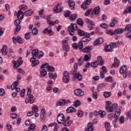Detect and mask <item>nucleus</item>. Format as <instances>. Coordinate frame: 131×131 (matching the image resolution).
Here are the masks:
<instances>
[{
    "mask_svg": "<svg viewBox=\"0 0 131 131\" xmlns=\"http://www.w3.org/2000/svg\"><path fill=\"white\" fill-rule=\"evenodd\" d=\"M124 116H121L119 118V122H120V124H123V123H124Z\"/></svg>",
    "mask_w": 131,
    "mask_h": 131,
    "instance_id": "nucleus-46",
    "label": "nucleus"
},
{
    "mask_svg": "<svg viewBox=\"0 0 131 131\" xmlns=\"http://www.w3.org/2000/svg\"><path fill=\"white\" fill-rule=\"evenodd\" d=\"M115 31L117 34H121V33H123L124 31V29H117L115 30Z\"/></svg>",
    "mask_w": 131,
    "mask_h": 131,
    "instance_id": "nucleus-42",
    "label": "nucleus"
},
{
    "mask_svg": "<svg viewBox=\"0 0 131 131\" xmlns=\"http://www.w3.org/2000/svg\"><path fill=\"white\" fill-rule=\"evenodd\" d=\"M125 13H131V6L128 7L127 8H126L124 10Z\"/></svg>",
    "mask_w": 131,
    "mask_h": 131,
    "instance_id": "nucleus-63",
    "label": "nucleus"
},
{
    "mask_svg": "<svg viewBox=\"0 0 131 131\" xmlns=\"http://www.w3.org/2000/svg\"><path fill=\"white\" fill-rule=\"evenodd\" d=\"M33 13H34V11H33V10H32V9H30L25 11L24 14L25 16H26V17H29L31 16V15H32Z\"/></svg>",
    "mask_w": 131,
    "mask_h": 131,
    "instance_id": "nucleus-23",
    "label": "nucleus"
},
{
    "mask_svg": "<svg viewBox=\"0 0 131 131\" xmlns=\"http://www.w3.org/2000/svg\"><path fill=\"white\" fill-rule=\"evenodd\" d=\"M108 117L110 120H113V122H115L114 121L115 120V114H110L108 116Z\"/></svg>",
    "mask_w": 131,
    "mask_h": 131,
    "instance_id": "nucleus-30",
    "label": "nucleus"
},
{
    "mask_svg": "<svg viewBox=\"0 0 131 131\" xmlns=\"http://www.w3.org/2000/svg\"><path fill=\"white\" fill-rule=\"evenodd\" d=\"M101 12L100 6H97L94 8L92 13L90 15V18H95V15H99Z\"/></svg>",
    "mask_w": 131,
    "mask_h": 131,
    "instance_id": "nucleus-4",
    "label": "nucleus"
},
{
    "mask_svg": "<svg viewBox=\"0 0 131 131\" xmlns=\"http://www.w3.org/2000/svg\"><path fill=\"white\" fill-rule=\"evenodd\" d=\"M61 43L62 44V49L66 51L69 52L70 51V47L69 45H68V42H67V40H63L61 41Z\"/></svg>",
    "mask_w": 131,
    "mask_h": 131,
    "instance_id": "nucleus-5",
    "label": "nucleus"
},
{
    "mask_svg": "<svg viewBox=\"0 0 131 131\" xmlns=\"http://www.w3.org/2000/svg\"><path fill=\"white\" fill-rule=\"evenodd\" d=\"M77 17V14H74L70 16L69 19L70 20H71V21H74Z\"/></svg>",
    "mask_w": 131,
    "mask_h": 131,
    "instance_id": "nucleus-37",
    "label": "nucleus"
},
{
    "mask_svg": "<svg viewBox=\"0 0 131 131\" xmlns=\"http://www.w3.org/2000/svg\"><path fill=\"white\" fill-rule=\"evenodd\" d=\"M19 83V81L16 80L14 81L12 85H11V89L13 91V90L15 89L17 87V85Z\"/></svg>",
    "mask_w": 131,
    "mask_h": 131,
    "instance_id": "nucleus-28",
    "label": "nucleus"
},
{
    "mask_svg": "<svg viewBox=\"0 0 131 131\" xmlns=\"http://www.w3.org/2000/svg\"><path fill=\"white\" fill-rule=\"evenodd\" d=\"M126 70H127V67L123 66L120 68L119 71L121 74H123L124 72H126Z\"/></svg>",
    "mask_w": 131,
    "mask_h": 131,
    "instance_id": "nucleus-26",
    "label": "nucleus"
},
{
    "mask_svg": "<svg viewBox=\"0 0 131 131\" xmlns=\"http://www.w3.org/2000/svg\"><path fill=\"white\" fill-rule=\"evenodd\" d=\"M72 47L74 50L79 49V50L80 51V50H82L83 48V44L81 42H79L78 45H77V43H73L72 45Z\"/></svg>",
    "mask_w": 131,
    "mask_h": 131,
    "instance_id": "nucleus-8",
    "label": "nucleus"
},
{
    "mask_svg": "<svg viewBox=\"0 0 131 131\" xmlns=\"http://www.w3.org/2000/svg\"><path fill=\"white\" fill-rule=\"evenodd\" d=\"M83 61H84V60L83 59V57H81L79 58H78V65H79V66H81V65L83 64Z\"/></svg>",
    "mask_w": 131,
    "mask_h": 131,
    "instance_id": "nucleus-34",
    "label": "nucleus"
},
{
    "mask_svg": "<svg viewBox=\"0 0 131 131\" xmlns=\"http://www.w3.org/2000/svg\"><path fill=\"white\" fill-rule=\"evenodd\" d=\"M85 23L86 24H91V25H95V22L94 21H91L89 18H85L84 19Z\"/></svg>",
    "mask_w": 131,
    "mask_h": 131,
    "instance_id": "nucleus-35",
    "label": "nucleus"
},
{
    "mask_svg": "<svg viewBox=\"0 0 131 131\" xmlns=\"http://www.w3.org/2000/svg\"><path fill=\"white\" fill-rule=\"evenodd\" d=\"M15 26L16 27H15V29L14 30V34H17V33H18V32H19V31H20L21 29V26L17 25Z\"/></svg>",
    "mask_w": 131,
    "mask_h": 131,
    "instance_id": "nucleus-39",
    "label": "nucleus"
},
{
    "mask_svg": "<svg viewBox=\"0 0 131 131\" xmlns=\"http://www.w3.org/2000/svg\"><path fill=\"white\" fill-rule=\"evenodd\" d=\"M48 71H51V72H54V71H55V68H54L52 66H49L48 67Z\"/></svg>",
    "mask_w": 131,
    "mask_h": 131,
    "instance_id": "nucleus-64",
    "label": "nucleus"
},
{
    "mask_svg": "<svg viewBox=\"0 0 131 131\" xmlns=\"http://www.w3.org/2000/svg\"><path fill=\"white\" fill-rule=\"evenodd\" d=\"M106 32L108 35H113L114 34H115V32L111 29L106 30Z\"/></svg>",
    "mask_w": 131,
    "mask_h": 131,
    "instance_id": "nucleus-41",
    "label": "nucleus"
},
{
    "mask_svg": "<svg viewBox=\"0 0 131 131\" xmlns=\"http://www.w3.org/2000/svg\"><path fill=\"white\" fill-rule=\"evenodd\" d=\"M125 30L126 31H131V25H127L125 28Z\"/></svg>",
    "mask_w": 131,
    "mask_h": 131,
    "instance_id": "nucleus-60",
    "label": "nucleus"
},
{
    "mask_svg": "<svg viewBox=\"0 0 131 131\" xmlns=\"http://www.w3.org/2000/svg\"><path fill=\"white\" fill-rule=\"evenodd\" d=\"M98 113H99V114H100V117L101 118H104V117H105V116H106V112H105V111L100 110L98 112Z\"/></svg>",
    "mask_w": 131,
    "mask_h": 131,
    "instance_id": "nucleus-32",
    "label": "nucleus"
},
{
    "mask_svg": "<svg viewBox=\"0 0 131 131\" xmlns=\"http://www.w3.org/2000/svg\"><path fill=\"white\" fill-rule=\"evenodd\" d=\"M92 50H93V47L89 46L84 47L83 49L82 48L80 51L83 53H89V54H91V51H92Z\"/></svg>",
    "mask_w": 131,
    "mask_h": 131,
    "instance_id": "nucleus-11",
    "label": "nucleus"
},
{
    "mask_svg": "<svg viewBox=\"0 0 131 131\" xmlns=\"http://www.w3.org/2000/svg\"><path fill=\"white\" fill-rule=\"evenodd\" d=\"M74 94L77 97H82L84 95V93L81 89H77L74 91Z\"/></svg>",
    "mask_w": 131,
    "mask_h": 131,
    "instance_id": "nucleus-14",
    "label": "nucleus"
},
{
    "mask_svg": "<svg viewBox=\"0 0 131 131\" xmlns=\"http://www.w3.org/2000/svg\"><path fill=\"white\" fill-rule=\"evenodd\" d=\"M110 96H111V92H103V96L104 97V98H109Z\"/></svg>",
    "mask_w": 131,
    "mask_h": 131,
    "instance_id": "nucleus-47",
    "label": "nucleus"
},
{
    "mask_svg": "<svg viewBox=\"0 0 131 131\" xmlns=\"http://www.w3.org/2000/svg\"><path fill=\"white\" fill-rule=\"evenodd\" d=\"M105 110L108 113L113 112L114 111V107H113V105L112 106H107L105 107Z\"/></svg>",
    "mask_w": 131,
    "mask_h": 131,
    "instance_id": "nucleus-31",
    "label": "nucleus"
},
{
    "mask_svg": "<svg viewBox=\"0 0 131 131\" xmlns=\"http://www.w3.org/2000/svg\"><path fill=\"white\" fill-rule=\"evenodd\" d=\"M74 70L71 71V74L73 76L74 78H77L79 81H80L82 79V75L79 72H77V68H78L77 63L74 64Z\"/></svg>",
    "mask_w": 131,
    "mask_h": 131,
    "instance_id": "nucleus-1",
    "label": "nucleus"
},
{
    "mask_svg": "<svg viewBox=\"0 0 131 131\" xmlns=\"http://www.w3.org/2000/svg\"><path fill=\"white\" fill-rule=\"evenodd\" d=\"M92 58V54H91V53H89V55L88 54H85L84 56V61H85V62H89V61H90V60H91V58Z\"/></svg>",
    "mask_w": 131,
    "mask_h": 131,
    "instance_id": "nucleus-24",
    "label": "nucleus"
},
{
    "mask_svg": "<svg viewBox=\"0 0 131 131\" xmlns=\"http://www.w3.org/2000/svg\"><path fill=\"white\" fill-rule=\"evenodd\" d=\"M100 27L104 29H107V28H109V25H107L106 23H102L100 24Z\"/></svg>",
    "mask_w": 131,
    "mask_h": 131,
    "instance_id": "nucleus-45",
    "label": "nucleus"
},
{
    "mask_svg": "<svg viewBox=\"0 0 131 131\" xmlns=\"http://www.w3.org/2000/svg\"><path fill=\"white\" fill-rule=\"evenodd\" d=\"M69 6L71 9V10H74V8L75 7V3L73 0H69L68 1Z\"/></svg>",
    "mask_w": 131,
    "mask_h": 131,
    "instance_id": "nucleus-17",
    "label": "nucleus"
},
{
    "mask_svg": "<svg viewBox=\"0 0 131 131\" xmlns=\"http://www.w3.org/2000/svg\"><path fill=\"white\" fill-rule=\"evenodd\" d=\"M115 47V42H111L110 45H108L105 47V52H113V49Z\"/></svg>",
    "mask_w": 131,
    "mask_h": 131,
    "instance_id": "nucleus-7",
    "label": "nucleus"
},
{
    "mask_svg": "<svg viewBox=\"0 0 131 131\" xmlns=\"http://www.w3.org/2000/svg\"><path fill=\"white\" fill-rule=\"evenodd\" d=\"M33 98H34V96H33L32 95L28 96L25 99V102L26 104H28L29 103L30 104H33L35 100Z\"/></svg>",
    "mask_w": 131,
    "mask_h": 131,
    "instance_id": "nucleus-10",
    "label": "nucleus"
},
{
    "mask_svg": "<svg viewBox=\"0 0 131 131\" xmlns=\"http://www.w3.org/2000/svg\"><path fill=\"white\" fill-rule=\"evenodd\" d=\"M98 62H99V61L96 60V61H95L94 62H92L91 63L92 67H93L94 68H96V67H98Z\"/></svg>",
    "mask_w": 131,
    "mask_h": 131,
    "instance_id": "nucleus-52",
    "label": "nucleus"
},
{
    "mask_svg": "<svg viewBox=\"0 0 131 131\" xmlns=\"http://www.w3.org/2000/svg\"><path fill=\"white\" fill-rule=\"evenodd\" d=\"M121 113L120 108H118L117 109L116 111H115V115H116V117H117V118H116V119H117L118 118V117H119V116H120V114Z\"/></svg>",
    "mask_w": 131,
    "mask_h": 131,
    "instance_id": "nucleus-33",
    "label": "nucleus"
},
{
    "mask_svg": "<svg viewBox=\"0 0 131 131\" xmlns=\"http://www.w3.org/2000/svg\"><path fill=\"white\" fill-rule=\"evenodd\" d=\"M77 24H78V25H79L80 26H81V27H82V26H83V21L81 18H78L77 20Z\"/></svg>",
    "mask_w": 131,
    "mask_h": 131,
    "instance_id": "nucleus-40",
    "label": "nucleus"
},
{
    "mask_svg": "<svg viewBox=\"0 0 131 131\" xmlns=\"http://www.w3.org/2000/svg\"><path fill=\"white\" fill-rule=\"evenodd\" d=\"M17 17L19 20H22L24 17V13L21 10H18L17 14Z\"/></svg>",
    "mask_w": 131,
    "mask_h": 131,
    "instance_id": "nucleus-16",
    "label": "nucleus"
},
{
    "mask_svg": "<svg viewBox=\"0 0 131 131\" xmlns=\"http://www.w3.org/2000/svg\"><path fill=\"white\" fill-rule=\"evenodd\" d=\"M2 53L4 56H6L8 54V52H7V46L6 45H4L2 48Z\"/></svg>",
    "mask_w": 131,
    "mask_h": 131,
    "instance_id": "nucleus-25",
    "label": "nucleus"
},
{
    "mask_svg": "<svg viewBox=\"0 0 131 131\" xmlns=\"http://www.w3.org/2000/svg\"><path fill=\"white\" fill-rule=\"evenodd\" d=\"M43 33L45 34H47V33H49V35H53V31H52V29L46 28L43 30Z\"/></svg>",
    "mask_w": 131,
    "mask_h": 131,
    "instance_id": "nucleus-19",
    "label": "nucleus"
},
{
    "mask_svg": "<svg viewBox=\"0 0 131 131\" xmlns=\"http://www.w3.org/2000/svg\"><path fill=\"white\" fill-rule=\"evenodd\" d=\"M120 65V61L117 58H115V67H118Z\"/></svg>",
    "mask_w": 131,
    "mask_h": 131,
    "instance_id": "nucleus-58",
    "label": "nucleus"
},
{
    "mask_svg": "<svg viewBox=\"0 0 131 131\" xmlns=\"http://www.w3.org/2000/svg\"><path fill=\"white\" fill-rule=\"evenodd\" d=\"M105 85V83H100L97 85V90H102V89H103Z\"/></svg>",
    "mask_w": 131,
    "mask_h": 131,
    "instance_id": "nucleus-48",
    "label": "nucleus"
},
{
    "mask_svg": "<svg viewBox=\"0 0 131 131\" xmlns=\"http://www.w3.org/2000/svg\"><path fill=\"white\" fill-rule=\"evenodd\" d=\"M78 34L80 36H83L84 34H85V32H84V31L80 29H78L77 30Z\"/></svg>",
    "mask_w": 131,
    "mask_h": 131,
    "instance_id": "nucleus-36",
    "label": "nucleus"
},
{
    "mask_svg": "<svg viewBox=\"0 0 131 131\" xmlns=\"http://www.w3.org/2000/svg\"><path fill=\"white\" fill-rule=\"evenodd\" d=\"M77 29V25L76 24L72 23L68 27V31L69 33V35L73 36L74 35L75 30Z\"/></svg>",
    "mask_w": 131,
    "mask_h": 131,
    "instance_id": "nucleus-2",
    "label": "nucleus"
},
{
    "mask_svg": "<svg viewBox=\"0 0 131 131\" xmlns=\"http://www.w3.org/2000/svg\"><path fill=\"white\" fill-rule=\"evenodd\" d=\"M78 117H82L83 116V112L82 111L78 110L77 113Z\"/></svg>",
    "mask_w": 131,
    "mask_h": 131,
    "instance_id": "nucleus-54",
    "label": "nucleus"
},
{
    "mask_svg": "<svg viewBox=\"0 0 131 131\" xmlns=\"http://www.w3.org/2000/svg\"><path fill=\"white\" fill-rule=\"evenodd\" d=\"M105 81L107 82H113V79H112V77L109 76L105 78Z\"/></svg>",
    "mask_w": 131,
    "mask_h": 131,
    "instance_id": "nucleus-49",
    "label": "nucleus"
},
{
    "mask_svg": "<svg viewBox=\"0 0 131 131\" xmlns=\"http://www.w3.org/2000/svg\"><path fill=\"white\" fill-rule=\"evenodd\" d=\"M93 11V9H89L88 10H86V11L85 12V16L86 17H88V16H89L90 14L92 13V11Z\"/></svg>",
    "mask_w": 131,
    "mask_h": 131,
    "instance_id": "nucleus-50",
    "label": "nucleus"
},
{
    "mask_svg": "<svg viewBox=\"0 0 131 131\" xmlns=\"http://www.w3.org/2000/svg\"><path fill=\"white\" fill-rule=\"evenodd\" d=\"M64 120L65 117L64 116V115L62 114H59L57 115V120L58 123H59V124H62V122H61V121L63 122Z\"/></svg>",
    "mask_w": 131,
    "mask_h": 131,
    "instance_id": "nucleus-12",
    "label": "nucleus"
},
{
    "mask_svg": "<svg viewBox=\"0 0 131 131\" xmlns=\"http://www.w3.org/2000/svg\"><path fill=\"white\" fill-rule=\"evenodd\" d=\"M73 105L75 107H78V106H80V101L79 100H76V101L74 102Z\"/></svg>",
    "mask_w": 131,
    "mask_h": 131,
    "instance_id": "nucleus-51",
    "label": "nucleus"
},
{
    "mask_svg": "<svg viewBox=\"0 0 131 131\" xmlns=\"http://www.w3.org/2000/svg\"><path fill=\"white\" fill-rule=\"evenodd\" d=\"M67 113H72L73 112H76V109L74 108V107L72 106L69 107L66 110Z\"/></svg>",
    "mask_w": 131,
    "mask_h": 131,
    "instance_id": "nucleus-22",
    "label": "nucleus"
},
{
    "mask_svg": "<svg viewBox=\"0 0 131 131\" xmlns=\"http://www.w3.org/2000/svg\"><path fill=\"white\" fill-rule=\"evenodd\" d=\"M62 81L64 83H68L70 81V74L67 71H64L63 73Z\"/></svg>",
    "mask_w": 131,
    "mask_h": 131,
    "instance_id": "nucleus-3",
    "label": "nucleus"
},
{
    "mask_svg": "<svg viewBox=\"0 0 131 131\" xmlns=\"http://www.w3.org/2000/svg\"><path fill=\"white\" fill-rule=\"evenodd\" d=\"M72 122H73L72 120L67 121L66 119H65L61 123L63 124L64 126H69V125H71Z\"/></svg>",
    "mask_w": 131,
    "mask_h": 131,
    "instance_id": "nucleus-20",
    "label": "nucleus"
},
{
    "mask_svg": "<svg viewBox=\"0 0 131 131\" xmlns=\"http://www.w3.org/2000/svg\"><path fill=\"white\" fill-rule=\"evenodd\" d=\"M12 40L14 43H16V42L18 43H22V38H21V37L18 36L16 38L15 37H13Z\"/></svg>",
    "mask_w": 131,
    "mask_h": 131,
    "instance_id": "nucleus-15",
    "label": "nucleus"
},
{
    "mask_svg": "<svg viewBox=\"0 0 131 131\" xmlns=\"http://www.w3.org/2000/svg\"><path fill=\"white\" fill-rule=\"evenodd\" d=\"M56 106H65L64 99H61L59 101H57L56 102Z\"/></svg>",
    "mask_w": 131,
    "mask_h": 131,
    "instance_id": "nucleus-29",
    "label": "nucleus"
},
{
    "mask_svg": "<svg viewBox=\"0 0 131 131\" xmlns=\"http://www.w3.org/2000/svg\"><path fill=\"white\" fill-rule=\"evenodd\" d=\"M91 37H83L81 39V40L79 42H81L82 43V42H88V41H90L91 40Z\"/></svg>",
    "mask_w": 131,
    "mask_h": 131,
    "instance_id": "nucleus-27",
    "label": "nucleus"
},
{
    "mask_svg": "<svg viewBox=\"0 0 131 131\" xmlns=\"http://www.w3.org/2000/svg\"><path fill=\"white\" fill-rule=\"evenodd\" d=\"M38 54V49H34V50L32 51V58H34V59H37V55Z\"/></svg>",
    "mask_w": 131,
    "mask_h": 131,
    "instance_id": "nucleus-18",
    "label": "nucleus"
},
{
    "mask_svg": "<svg viewBox=\"0 0 131 131\" xmlns=\"http://www.w3.org/2000/svg\"><path fill=\"white\" fill-rule=\"evenodd\" d=\"M32 111L33 113H36V112H37V111H38V106L36 105H34V106H33L32 107Z\"/></svg>",
    "mask_w": 131,
    "mask_h": 131,
    "instance_id": "nucleus-44",
    "label": "nucleus"
},
{
    "mask_svg": "<svg viewBox=\"0 0 131 131\" xmlns=\"http://www.w3.org/2000/svg\"><path fill=\"white\" fill-rule=\"evenodd\" d=\"M34 129H35V124H32L28 127V131L34 130Z\"/></svg>",
    "mask_w": 131,
    "mask_h": 131,
    "instance_id": "nucleus-43",
    "label": "nucleus"
},
{
    "mask_svg": "<svg viewBox=\"0 0 131 131\" xmlns=\"http://www.w3.org/2000/svg\"><path fill=\"white\" fill-rule=\"evenodd\" d=\"M43 55H45V53H43V52L40 51L38 52L37 54V58H41V57H43Z\"/></svg>",
    "mask_w": 131,
    "mask_h": 131,
    "instance_id": "nucleus-59",
    "label": "nucleus"
},
{
    "mask_svg": "<svg viewBox=\"0 0 131 131\" xmlns=\"http://www.w3.org/2000/svg\"><path fill=\"white\" fill-rule=\"evenodd\" d=\"M38 33V30L36 28H34L32 31V33L33 34V35H36L37 33Z\"/></svg>",
    "mask_w": 131,
    "mask_h": 131,
    "instance_id": "nucleus-57",
    "label": "nucleus"
},
{
    "mask_svg": "<svg viewBox=\"0 0 131 131\" xmlns=\"http://www.w3.org/2000/svg\"><path fill=\"white\" fill-rule=\"evenodd\" d=\"M10 117L12 119H16V118H17V114L12 113L11 114H10Z\"/></svg>",
    "mask_w": 131,
    "mask_h": 131,
    "instance_id": "nucleus-62",
    "label": "nucleus"
},
{
    "mask_svg": "<svg viewBox=\"0 0 131 131\" xmlns=\"http://www.w3.org/2000/svg\"><path fill=\"white\" fill-rule=\"evenodd\" d=\"M22 64H23V61L20 60L18 62H17V63H15L14 65L13 68L15 69L17 68V67H19V66H21V65H22Z\"/></svg>",
    "mask_w": 131,
    "mask_h": 131,
    "instance_id": "nucleus-38",
    "label": "nucleus"
},
{
    "mask_svg": "<svg viewBox=\"0 0 131 131\" xmlns=\"http://www.w3.org/2000/svg\"><path fill=\"white\" fill-rule=\"evenodd\" d=\"M48 72H47V70L45 69H41L40 71V75L42 76V77H45L47 76Z\"/></svg>",
    "mask_w": 131,
    "mask_h": 131,
    "instance_id": "nucleus-21",
    "label": "nucleus"
},
{
    "mask_svg": "<svg viewBox=\"0 0 131 131\" xmlns=\"http://www.w3.org/2000/svg\"><path fill=\"white\" fill-rule=\"evenodd\" d=\"M49 66H50L49 65V63H46L42 64L40 66V68L41 69H43V68H48V69Z\"/></svg>",
    "mask_w": 131,
    "mask_h": 131,
    "instance_id": "nucleus-53",
    "label": "nucleus"
},
{
    "mask_svg": "<svg viewBox=\"0 0 131 131\" xmlns=\"http://www.w3.org/2000/svg\"><path fill=\"white\" fill-rule=\"evenodd\" d=\"M70 15H71V12L69 10H67L64 14V17H70Z\"/></svg>",
    "mask_w": 131,
    "mask_h": 131,
    "instance_id": "nucleus-56",
    "label": "nucleus"
},
{
    "mask_svg": "<svg viewBox=\"0 0 131 131\" xmlns=\"http://www.w3.org/2000/svg\"><path fill=\"white\" fill-rule=\"evenodd\" d=\"M27 6L25 5H21L19 6V10H27Z\"/></svg>",
    "mask_w": 131,
    "mask_h": 131,
    "instance_id": "nucleus-55",
    "label": "nucleus"
},
{
    "mask_svg": "<svg viewBox=\"0 0 131 131\" xmlns=\"http://www.w3.org/2000/svg\"><path fill=\"white\" fill-rule=\"evenodd\" d=\"M40 118L42 122H43V121H45V119H46V114H41Z\"/></svg>",
    "mask_w": 131,
    "mask_h": 131,
    "instance_id": "nucleus-61",
    "label": "nucleus"
},
{
    "mask_svg": "<svg viewBox=\"0 0 131 131\" xmlns=\"http://www.w3.org/2000/svg\"><path fill=\"white\" fill-rule=\"evenodd\" d=\"M30 60L31 63H32V67H35L36 65L39 64V60H36V58L31 57Z\"/></svg>",
    "mask_w": 131,
    "mask_h": 131,
    "instance_id": "nucleus-13",
    "label": "nucleus"
},
{
    "mask_svg": "<svg viewBox=\"0 0 131 131\" xmlns=\"http://www.w3.org/2000/svg\"><path fill=\"white\" fill-rule=\"evenodd\" d=\"M63 6H62V3H58L56 5V6L53 8V10L55 13H60L63 11Z\"/></svg>",
    "mask_w": 131,
    "mask_h": 131,
    "instance_id": "nucleus-6",
    "label": "nucleus"
},
{
    "mask_svg": "<svg viewBox=\"0 0 131 131\" xmlns=\"http://www.w3.org/2000/svg\"><path fill=\"white\" fill-rule=\"evenodd\" d=\"M91 2L92 0H85V1H84L81 5V9H83V10H88L89 8L88 6L91 5Z\"/></svg>",
    "mask_w": 131,
    "mask_h": 131,
    "instance_id": "nucleus-9",
    "label": "nucleus"
}]
</instances>
